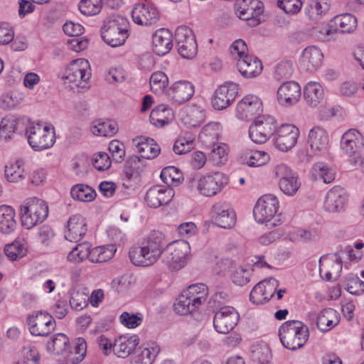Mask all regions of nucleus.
<instances>
[{
	"mask_svg": "<svg viewBox=\"0 0 364 364\" xmlns=\"http://www.w3.org/2000/svg\"><path fill=\"white\" fill-rule=\"evenodd\" d=\"M23 168L20 161L11 162L5 166V176L12 183L18 181L23 178Z\"/></svg>",
	"mask_w": 364,
	"mask_h": 364,
	"instance_id": "obj_59",
	"label": "nucleus"
},
{
	"mask_svg": "<svg viewBox=\"0 0 364 364\" xmlns=\"http://www.w3.org/2000/svg\"><path fill=\"white\" fill-rule=\"evenodd\" d=\"M278 286V280L272 277L259 282L250 292V301L257 305L268 301L274 294Z\"/></svg>",
	"mask_w": 364,
	"mask_h": 364,
	"instance_id": "obj_21",
	"label": "nucleus"
},
{
	"mask_svg": "<svg viewBox=\"0 0 364 364\" xmlns=\"http://www.w3.org/2000/svg\"><path fill=\"white\" fill-rule=\"evenodd\" d=\"M311 173L316 180L320 178L326 183H331L335 179L334 172L324 163L315 164L312 167Z\"/></svg>",
	"mask_w": 364,
	"mask_h": 364,
	"instance_id": "obj_53",
	"label": "nucleus"
},
{
	"mask_svg": "<svg viewBox=\"0 0 364 364\" xmlns=\"http://www.w3.org/2000/svg\"><path fill=\"white\" fill-rule=\"evenodd\" d=\"M91 77L89 62L84 58L73 60L67 68L64 79L77 87L84 88Z\"/></svg>",
	"mask_w": 364,
	"mask_h": 364,
	"instance_id": "obj_12",
	"label": "nucleus"
},
{
	"mask_svg": "<svg viewBox=\"0 0 364 364\" xmlns=\"http://www.w3.org/2000/svg\"><path fill=\"white\" fill-rule=\"evenodd\" d=\"M343 262L337 256L322 257L319 259V274L326 281L336 280L342 272Z\"/></svg>",
	"mask_w": 364,
	"mask_h": 364,
	"instance_id": "obj_25",
	"label": "nucleus"
},
{
	"mask_svg": "<svg viewBox=\"0 0 364 364\" xmlns=\"http://www.w3.org/2000/svg\"><path fill=\"white\" fill-rule=\"evenodd\" d=\"M159 352L160 348L157 345L140 347L134 356V364H152Z\"/></svg>",
	"mask_w": 364,
	"mask_h": 364,
	"instance_id": "obj_43",
	"label": "nucleus"
},
{
	"mask_svg": "<svg viewBox=\"0 0 364 364\" xmlns=\"http://www.w3.org/2000/svg\"><path fill=\"white\" fill-rule=\"evenodd\" d=\"M210 154V160L215 166L224 164L228 161V146L225 144H218L216 147H212Z\"/></svg>",
	"mask_w": 364,
	"mask_h": 364,
	"instance_id": "obj_60",
	"label": "nucleus"
},
{
	"mask_svg": "<svg viewBox=\"0 0 364 364\" xmlns=\"http://www.w3.org/2000/svg\"><path fill=\"white\" fill-rule=\"evenodd\" d=\"M17 228L16 211L11 205H0V232L4 235L13 233Z\"/></svg>",
	"mask_w": 364,
	"mask_h": 364,
	"instance_id": "obj_34",
	"label": "nucleus"
},
{
	"mask_svg": "<svg viewBox=\"0 0 364 364\" xmlns=\"http://www.w3.org/2000/svg\"><path fill=\"white\" fill-rule=\"evenodd\" d=\"M308 144L315 154L324 152L328 146V132L321 127H314L309 133Z\"/></svg>",
	"mask_w": 364,
	"mask_h": 364,
	"instance_id": "obj_32",
	"label": "nucleus"
},
{
	"mask_svg": "<svg viewBox=\"0 0 364 364\" xmlns=\"http://www.w3.org/2000/svg\"><path fill=\"white\" fill-rule=\"evenodd\" d=\"M128 20L120 16L113 15L107 17L101 28V35L104 41L112 47L124 45L129 37Z\"/></svg>",
	"mask_w": 364,
	"mask_h": 364,
	"instance_id": "obj_4",
	"label": "nucleus"
},
{
	"mask_svg": "<svg viewBox=\"0 0 364 364\" xmlns=\"http://www.w3.org/2000/svg\"><path fill=\"white\" fill-rule=\"evenodd\" d=\"M194 92L195 87L192 82L180 80L168 87L166 90V97L172 103L181 105L190 100Z\"/></svg>",
	"mask_w": 364,
	"mask_h": 364,
	"instance_id": "obj_22",
	"label": "nucleus"
},
{
	"mask_svg": "<svg viewBox=\"0 0 364 364\" xmlns=\"http://www.w3.org/2000/svg\"><path fill=\"white\" fill-rule=\"evenodd\" d=\"M273 174L281 191L287 196H294L299 191L301 183L298 176L290 167L279 164L273 168Z\"/></svg>",
	"mask_w": 364,
	"mask_h": 364,
	"instance_id": "obj_8",
	"label": "nucleus"
},
{
	"mask_svg": "<svg viewBox=\"0 0 364 364\" xmlns=\"http://www.w3.org/2000/svg\"><path fill=\"white\" fill-rule=\"evenodd\" d=\"M116 250L113 247L109 248L105 246L90 247V254L89 255V261L92 263H101L112 259L115 253Z\"/></svg>",
	"mask_w": 364,
	"mask_h": 364,
	"instance_id": "obj_51",
	"label": "nucleus"
},
{
	"mask_svg": "<svg viewBox=\"0 0 364 364\" xmlns=\"http://www.w3.org/2000/svg\"><path fill=\"white\" fill-rule=\"evenodd\" d=\"M90 131L95 136H112L118 132V126L114 121L99 119L92 122Z\"/></svg>",
	"mask_w": 364,
	"mask_h": 364,
	"instance_id": "obj_40",
	"label": "nucleus"
},
{
	"mask_svg": "<svg viewBox=\"0 0 364 364\" xmlns=\"http://www.w3.org/2000/svg\"><path fill=\"white\" fill-rule=\"evenodd\" d=\"M235 11L243 21L253 19L263 12V4L259 0H236Z\"/></svg>",
	"mask_w": 364,
	"mask_h": 364,
	"instance_id": "obj_28",
	"label": "nucleus"
},
{
	"mask_svg": "<svg viewBox=\"0 0 364 364\" xmlns=\"http://www.w3.org/2000/svg\"><path fill=\"white\" fill-rule=\"evenodd\" d=\"M240 74L247 78H252L258 76L263 69L262 64L259 60L252 55L246 56L237 63Z\"/></svg>",
	"mask_w": 364,
	"mask_h": 364,
	"instance_id": "obj_35",
	"label": "nucleus"
},
{
	"mask_svg": "<svg viewBox=\"0 0 364 364\" xmlns=\"http://www.w3.org/2000/svg\"><path fill=\"white\" fill-rule=\"evenodd\" d=\"M80 13L86 16L98 14L102 7V0H81L78 5Z\"/></svg>",
	"mask_w": 364,
	"mask_h": 364,
	"instance_id": "obj_55",
	"label": "nucleus"
},
{
	"mask_svg": "<svg viewBox=\"0 0 364 364\" xmlns=\"http://www.w3.org/2000/svg\"><path fill=\"white\" fill-rule=\"evenodd\" d=\"M251 270L243 267H237L231 272L233 283L239 286L247 284L250 280Z\"/></svg>",
	"mask_w": 364,
	"mask_h": 364,
	"instance_id": "obj_62",
	"label": "nucleus"
},
{
	"mask_svg": "<svg viewBox=\"0 0 364 364\" xmlns=\"http://www.w3.org/2000/svg\"><path fill=\"white\" fill-rule=\"evenodd\" d=\"M276 127L277 122L272 116L259 115L250 127L249 136L255 143H265L273 134Z\"/></svg>",
	"mask_w": 364,
	"mask_h": 364,
	"instance_id": "obj_10",
	"label": "nucleus"
},
{
	"mask_svg": "<svg viewBox=\"0 0 364 364\" xmlns=\"http://www.w3.org/2000/svg\"><path fill=\"white\" fill-rule=\"evenodd\" d=\"M91 247V244L87 242L76 245L68 253V261L77 264L82 262L85 259H89Z\"/></svg>",
	"mask_w": 364,
	"mask_h": 364,
	"instance_id": "obj_46",
	"label": "nucleus"
},
{
	"mask_svg": "<svg viewBox=\"0 0 364 364\" xmlns=\"http://www.w3.org/2000/svg\"><path fill=\"white\" fill-rule=\"evenodd\" d=\"M164 247L165 235L154 230L139 245L130 248L129 257L134 265L149 267L155 264L161 257Z\"/></svg>",
	"mask_w": 364,
	"mask_h": 364,
	"instance_id": "obj_1",
	"label": "nucleus"
},
{
	"mask_svg": "<svg viewBox=\"0 0 364 364\" xmlns=\"http://www.w3.org/2000/svg\"><path fill=\"white\" fill-rule=\"evenodd\" d=\"M160 177L168 187L177 186L183 180V173L175 166H168L162 169Z\"/></svg>",
	"mask_w": 364,
	"mask_h": 364,
	"instance_id": "obj_50",
	"label": "nucleus"
},
{
	"mask_svg": "<svg viewBox=\"0 0 364 364\" xmlns=\"http://www.w3.org/2000/svg\"><path fill=\"white\" fill-rule=\"evenodd\" d=\"M173 306L176 313L180 315H187L199 308L197 305H194V303L191 301L190 299H188L183 291L177 298Z\"/></svg>",
	"mask_w": 364,
	"mask_h": 364,
	"instance_id": "obj_54",
	"label": "nucleus"
},
{
	"mask_svg": "<svg viewBox=\"0 0 364 364\" xmlns=\"http://www.w3.org/2000/svg\"><path fill=\"white\" fill-rule=\"evenodd\" d=\"M228 183V177L223 173L216 171L201 176L196 186L201 195L211 197L220 193Z\"/></svg>",
	"mask_w": 364,
	"mask_h": 364,
	"instance_id": "obj_11",
	"label": "nucleus"
},
{
	"mask_svg": "<svg viewBox=\"0 0 364 364\" xmlns=\"http://www.w3.org/2000/svg\"><path fill=\"white\" fill-rule=\"evenodd\" d=\"M183 292L198 307L205 302L208 294L207 287L202 283L190 285Z\"/></svg>",
	"mask_w": 364,
	"mask_h": 364,
	"instance_id": "obj_41",
	"label": "nucleus"
},
{
	"mask_svg": "<svg viewBox=\"0 0 364 364\" xmlns=\"http://www.w3.org/2000/svg\"><path fill=\"white\" fill-rule=\"evenodd\" d=\"M173 118V110L164 105H160L154 108L149 116L151 123L157 127H163L169 124Z\"/></svg>",
	"mask_w": 364,
	"mask_h": 364,
	"instance_id": "obj_39",
	"label": "nucleus"
},
{
	"mask_svg": "<svg viewBox=\"0 0 364 364\" xmlns=\"http://www.w3.org/2000/svg\"><path fill=\"white\" fill-rule=\"evenodd\" d=\"M205 118V110L200 105H191L188 107L187 114L183 118L184 123L190 127L200 126Z\"/></svg>",
	"mask_w": 364,
	"mask_h": 364,
	"instance_id": "obj_45",
	"label": "nucleus"
},
{
	"mask_svg": "<svg viewBox=\"0 0 364 364\" xmlns=\"http://www.w3.org/2000/svg\"><path fill=\"white\" fill-rule=\"evenodd\" d=\"M153 50L158 55H164L173 48V34L167 28L157 30L152 37Z\"/></svg>",
	"mask_w": 364,
	"mask_h": 364,
	"instance_id": "obj_33",
	"label": "nucleus"
},
{
	"mask_svg": "<svg viewBox=\"0 0 364 364\" xmlns=\"http://www.w3.org/2000/svg\"><path fill=\"white\" fill-rule=\"evenodd\" d=\"M263 111L262 100L256 95H249L244 97L237 104L236 116L241 120H249Z\"/></svg>",
	"mask_w": 364,
	"mask_h": 364,
	"instance_id": "obj_20",
	"label": "nucleus"
},
{
	"mask_svg": "<svg viewBox=\"0 0 364 364\" xmlns=\"http://www.w3.org/2000/svg\"><path fill=\"white\" fill-rule=\"evenodd\" d=\"M300 85L294 81L284 82L277 90V100L279 105L289 107L297 103L301 97Z\"/></svg>",
	"mask_w": 364,
	"mask_h": 364,
	"instance_id": "obj_26",
	"label": "nucleus"
},
{
	"mask_svg": "<svg viewBox=\"0 0 364 364\" xmlns=\"http://www.w3.org/2000/svg\"><path fill=\"white\" fill-rule=\"evenodd\" d=\"M120 323L127 328H135L143 322V316L141 313L123 312L119 316Z\"/></svg>",
	"mask_w": 364,
	"mask_h": 364,
	"instance_id": "obj_61",
	"label": "nucleus"
},
{
	"mask_svg": "<svg viewBox=\"0 0 364 364\" xmlns=\"http://www.w3.org/2000/svg\"><path fill=\"white\" fill-rule=\"evenodd\" d=\"M20 215L22 225L29 230L46 219L48 215V206L41 199L30 198L21 205Z\"/></svg>",
	"mask_w": 364,
	"mask_h": 364,
	"instance_id": "obj_5",
	"label": "nucleus"
},
{
	"mask_svg": "<svg viewBox=\"0 0 364 364\" xmlns=\"http://www.w3.org/2000/svg\"><path fill=\"white\" fill-rule=\"evenodd\" d=\"M357 28V18L350 14H343L331 19L329 25L320 31L324 41H329L330 36L336 32L350 33Z\"/></svg>",
	"mask_w": 364,
	"mask_h": 364,
	"instance_id": "obj_13",
	"label": "nucleus"
},
{
	"mask_svg": "<svg viewBox=\"0 0 364 364\" xmlns=\"http://www.w3.org/2000/svg\"><path fill=\"white\" fill-rule=\"evenodd\" d=\"M18 124L24 126L25 136L33 150L41 151L48 149L55 143V132L52 125L28 119L20 121Z\"/></svg>",
	"mask_w": 364,
	"mask_h": 364,
	"instance_id": "obj_2",
	"label": "nucleus"
},
{
	"mask_svg": "<svg viewBox=\"0 0 364 364\" xmlns=\"http://www.w3.org/2000/svg\"><path fill=\"white\" fill-rule=\"evenodd\" d=\"M329 9L326 0H312L305 8L306 14L311 18H316L317 16L326 13Z\"/></svg>",
	"mask_w": 364,
	"mask_h": 364,
	"instance_id": "obj_56",
	"label": "nucleus"
},
{
	"mask_svg": "<svg viewBox=\"0 0 364 364\" xmlns=\"http://www.w3.org/2000/svg\"><path fill=\"white\" fill-rule=\"evenodd\" d=\"M340 322V316L336 310L328 308L322 310L318 317L316 325L322 332H326L332 329Z\"/></svg>",
	"mask_w": 364,
	"mask_h": 364,
	"instance_id": "obj_37",
	"label": "nucleus"
},
{
	"mask_svg": "<svg viewBox=\"0 0 364 364\" xmlns=\"http://www.w3.org/2000/svg\"><path fill=\"white\" fill-rule=\"evenodd\" d=\"M4 252L11 261H14L23 257L26 255L27 250L23 240H16L11 244L7 245L5 247Z\"/></svg>",
	"mask_w": 364,
	"mask_h": 364,
	"instance_id": "obj_52",
	"label": "nucleus"
},
{
	"mask_svg": "<svg viewBox=\"0 0 364 364\" xmlns=\"http://www.w3.org/2000/svg\"><path fill=\"white\" fill-rule=\"evenodd\" d=\"M279 336L285 348L296 350L307 342L309 337V328L300 321H287L280 326Z\"/></svg>",
	"mask_w": 364,
	"mask_h": 364,
	"instance_id": "obj_3",
	"label": "nucleus"
},
{
	"mask_svg": "<svg viewBox=\"0 0 364 364\" xmlns=\"http://www.w3.org/2000/svg\"><path fill=\"white\" fill-rule=\"evenodd\" d=\"M70 194L74 200L82 202H90L96 197V193L90 186L85 184H77L70 191Z\"/></svg>",
	"mask_w": 364,
	"mask_h": 364,
	"instance_id": "obj_48",
	"label": "nucleus"
},
{
	"mask_svg": "<svg viewBox=\"0 0 364 364\" xmlns=\"http://www.w3.org/2000/svg\"><path fill=\"white\" fill-rule=\"evenodd\" d=\"M279 209V201L276 196L269 194L259 198L253 210L255 220L259 223L269 222Z\"/></svg>",
	"mask_w": 364,
	"mask_h": 364,
	"instance_id": "obj_16",
	"label": "nucleus"
},
{
	"mask_svg": "<svg viewBox=\"0 0 364 364\" xmlns=\"http://www.w3.org/2000/svg\"><path fill=\"white\" fill-rule=\"evenodd\" d=\"M348 197L346 190L339 186H335L326 193L323 208L328 213H341L347 207Z\"/></svg>",
	"mask_w": 364,
	"mask_h": 364,
	"instance_id": "obj_18",
	"label": "nucleus"
},
{
	"mask_svg": "<svg viewBox=\"0 0 364 364\" xmlns=\"http://www.w3.org/2000/svg\"><path fill=\"white\" fill-rule=\"evenodd\" d=\"M239 318V314L234 307L220 306L215 313L213 326L217 332L226 334L234 329Z\"/></svg>",
	"mask_w": 364,
	"mask_h": 364,
	"instance_id": "obj_15",
	"label": "nucleus"
},
{
	"mask_svg": "<svg viewBox=\"0 0 364 364\" xmlns=\"http://www.w3.org/2000/svg\"><path fill=\"white\" fill-rule=\"evenodd\" d=\"M168 82V77L166 73L161 71L155 72L149 79L150 89L156 95L165 94L166 95Z\"/></svg>",
	"mask_w": 364,
	"mask_h": 364,
	"instance_id": "obj_44",
	"label": "nucleus"
},
{
	"mask_svg": "<svg viewBox=\"0 0 364 364\" xmlns=\"http://www.w3.org/2000/svg\"><path fill=\"white\" fill-rule=\"evenodd\" d=\"M213 220L218 227L230 229L236 223L235 211L224 203H216L213 206Z\"/></svg>",
	"mask_w": 364,
	"mask_h": 364,
	"instance_id": "obj_29",
	"label": "nucleus"
},
{
	"mask_svg": "<svg viewBox=\"0 0 364 364\" xmlns=\"http://www.w3.org/2000/svg\"><path fill=\"white\" fill-rule=\"evenodd\" d=\"M323 54L321 50L314 46L306 47L301 53L299 63L303 69L314 73L322 65Z\"/></svg>",
	"mask_w": 364,
	"mask_h": 364,
	"instance_id": "obj_27",
	"label": "nucleus"
},
{
	"mask_svg": "<svg viewBox=\"0 0 364 364\" xmlns=\"http://www.w3.org/2000/svg\"><path fill=\"white\" fill-rule=\"evenodd\" d=\"M137 151L141 157L146 159H154L160 154L161 149L152 139H140L136 144Z\"/></svg>",
	"mask_w": 364,
	"mask_h": 364,
	"instance_id": "obj_42",
	"label": "nucleus"
},
{
	"mask_svg": "<svg viewBox=\"0 0 364 364\" xmlns=\"http://www.w3.org/2000/svg\"><path fill=\"white\" fill-rule=\"evenodd\" d=\"M229 52L231 57L237 62L250 55L247 53V46L242 39L235 41L230 46Z\"/></svg>",
	"mask_w": 364,
	"mask_h": 364,
	"instance_id": "obj_58",
	"label": "nucleus"
},
{
	"mask_svg": "<svg viewBox=\"0 0 364 364\" xmlns=\"http://www.w3.org/2000/svg\"><path fill=\"white\" fill-rule=\"evenodd\" d=\"M194 148V139L191 136H180L175 141L173 151L178 155L190 152Z\"/></svg>",
	"mask_w": 364,
	"mask_h": 364,
	"instance_id": "obj_63",
	"label": "nucleus"
},
{
	"mask_svg": "<svg viewBox=\"0 0 364 364\" xmlns=\"http://www.w3.org/2000/svg\"><path fill=\"white\" fill-rule=\"evenodd\" d=\"M69 344V338L64 333H57L52 336L47 343L48 350L55 354H63Z\"/></svg>",
	"mask_w": 364,
	"mask_h": 364,
	"instance_id": "obj_49",
	"label": "nucleus"
},
{
	"mask_svg": "<svg viewBox=\"0 0 364 364\" xmlns=\"http://www.w3.org/2000/svg\"><path fill=\"white\" fill-rule=\"evenodd\" d=\"M243 163L251 167H258L267 164L270 160L269 154L264 151H250L242 157Z\"/></svg>",
	"mask_w": 364,
	"mask_h": 364,
	"instance_id": "obj_47",
	"label": "nucleus"
},
{
	"mask_svg": "<svg viewBox=\"0 0 364 364\" xmlns=\"http://www.w3.org/2000/svg\"><path fill=\"white\" fill-rule=\"evenodd\" d=\"M299 136V130L292 124H283L276 132L274 145L279 150L286 152L292 149L296 144Z\"/></svg>",
	"mask_w": 364,
	"mask_h": 364,
	"instance_id": "obj_19",
	"label": "nucleus"
},
{
	"mask_svg": "<svg viewBox=\"0 0 364 364\" xmlns=\"http://www.w3.org/2000/svg\"><path fill=\"white\" fill-rule=\"evenodd\" d=\"M133 21L140 26H149L160 19V13L155 4L151 2L135 4L132 11Z\"/></svg>",
	"mask_w": 364,
	"mask_h": 364,
	"instance_id": "obj_17",
	"label": "nucleus"
},
{
	"mask_svg": "<svg viewBox=\"0 0 364 364\" xmlns=\"http://www.w3.org/2000/svg\"><path fill=\"white\" fill-rule=\"evenodd\" d=\"M178 53L183 58H193L197 53L198 46L193 31L186 26H178L175 31Z\"/></svg>",
	"mask_w": 364,
	"mask_h": 364,
	"instance_id": "obj_14",
	"label": "nucleus"
},
{
	"mask_svg": "<svg viewBox=\"0 0 364 364\" xmlns=\"http://www.w3.org/2000/svg\"><path fill=\"white\" fill-rule=\"evenodd\" d=\"M304 97L309 106L317 107L324 97V91L321 85L313 81L308 82L304 87Z\"/></svg>",
	"mask_w": 364,
	"mask_h": 364,
	"instance_id": "obj_38",
	"label": "nucleus"
},
{
	"mask_svg": "<svg viewBox=\"0 0 364 364\" xmlns=\"http://www.w3.org/2000/svg\"><path fill=\"white\" fill-rule=\"evenodd\" d=\"M139 343V338L136 334L120 336L114 343L113 352L122 358H127Z\"/></svg>",
	"mask_w": 364,
	"mask_h": 364,
	"instance_id": "obj_31",
	"label": "nucleus"
},
{
	"mask_svg": "<svg viewBox=\"0 0 364 364\" xmlns=\"http://www.w3.org/2000/svg\"><path fill=\"white\" fill-rule=\"evenodd\" d=\"M189 250L188 243L184 240L165 244L161 255L162 262L171 271L181 269L186 264Z\"/></svg>",
	"mask_w": 364,
	"mask_h": 364,
	"instance_id": "obj_6",
	"label": "nucleus"
},
{
	"mask_svg": "<svg viewBox=\"0 0 364 364\" xmlns=\"http://www.w3.org/2000/svg\"><path fill=\"white\" fill-rule=\"evenodd\" d=\"M238 92V85L232 82H226L220 85L215 93L213 106L215 109L221 110L228 107L235 101Z\"/></svg>",
	"mask_w": 364,
	"mask_h": 364,
	"instance_id": "obj_23",
	"label": "nucleus"
},
{
	"mask_svg": "<svg viewBox=\"0 0 364 364\" xmlns=\"http://www.w3.org/2000/svg\"><path fill=\"white\" fill-rule=\"evenodd\" d=\"M220 133L221 127L219 123H208L200 131L198 140L205 147L211 148L216 145Z\"/></svg>",
	"mask_w": 364,
	"mask_h": 364,
	"instance_id": "obj_36",
	"label": "nucleus"
},
{
	"mask_svg": "<svg viewBox=\"0 0 364 364\" xmlns=\"http://www.w3.org/2000/svg\"><path fill=\"white\" fill-rule=\"evenodd\" d=\"M88 301V294L83 291H75L71 294L70 305L73 309L81 311L87 306Z\"/></svg>",
	"mask_w": 364,
	"mask_h": 364,
	"instance_id": "obj_64",
	"label": "nucleus"
},
{
	"mask_svg": "<svg viewBox=\"0 0 364 364\" xmlns=\"http://www.w3.org/2000/svg\"><path fill=\"white\" fill-rule=\"evenodd\" d=\"M65 237L70 242H78L86 234L87 228L85 219L80 215H72L67 223Z\"/></svg>",
	"mask_w": 364,
	"mask_h": 364,
	"instance_id": "obj_30",
	"label": "nucleus"
},
{
	"mask_svg": "<svg viewBox=\"0 0 364 364\" xmlns=\"http://www.w3.org/2000/svg\"><path fill=\"white\" fill-rule=\"evenodd\" d=\"M341 148L352 165L358 164L364 149V136L356 129L347 130L341 139Z\"/></svg>",
	"mask_w": 364,
	"mask_h": 364,
	"instance_id": "obj_7",
	"label": "nucleus"
},
{
	"mask_svg": "<svg viewBox=\"0 0 364 364\" xmlns=\"http://www.w3.org/2000/svg\"><path fill=\"white\" fill-rule=\"evenodd\" d=\"M174 192L170 187L156 185L151 187L146 193L145 202L154 208L168 204L173 198Z\"/></svg>",
	"mask_w": 364,
	"mask_h": 364,
	"instance_id": "obj_24",
	"label": "nucleus"
},
{
	"mask_svg": "<svg viewBox=\"0 0 364 364\" xmlns=\"http://www.w3.org/2000/svg\"><path fill=\"white\" fill-rule=\"evenodd\" d=\"M28 330L33 336H48L55 328L54 318L46 311H33L26 316Z\"/></svg>",
	"mask_w": 364,
	"mask_h": 364,
	"instance_id": "obj_9",
	"label": "nucleus"
},
{
	"mask_svg": "<svg viewBox=\"0 0 364 364\" xmlns=\"http://www.w3.org/2000/svg\"><path fill=\"white\" fill-rule=\"evenodd\" d=\"M293 73V63L291 60H283L276 65L274 77L278 81L287 80L291 77Z\"/></svg>",
	"mask_w": 364,
	"mask_h": 364,
	"instance_id": "obj_57",
	"label": "nucleus"
}]
</instances>
